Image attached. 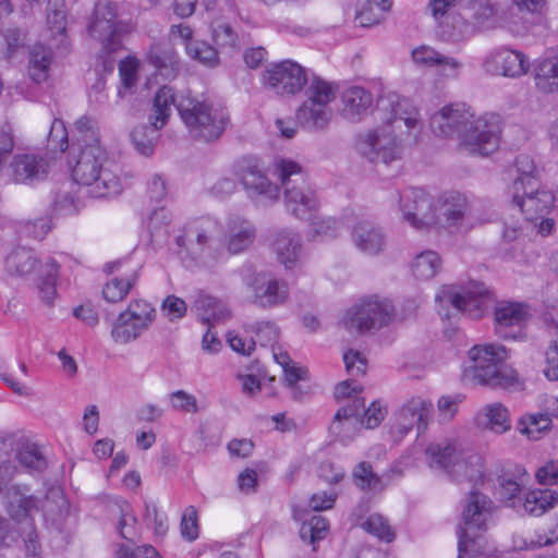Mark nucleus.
<instances>
[{
  "label": "nucleus",
  "instance_id": "nucleus-1",
  "mask_svg": "<svg viewBox=\"0 0 558 558\" xmlns=\"http://www.w3.org/2000/svg\"><path fill=\"white\" fill-rule=\"evenodd\" d=\"M73 143L69 163L73 180L88 189L93 197H108L121 191L114 162L99 143L95 122L80 118L72 130Z\"/></svg>",
  "mask_w": 558,
  "mask_h": 558
},
{
  "label": "nucleus",
  "instance_id": "nucleus-2",
  "mask_svg": "<svg viewBox=\"0 0 558 558\" xmlns=\"http://www.w3.org/2000/svg\"><path fill=\"white\" fill-rule=\"evenodd\" d=\"M175 106L191 137L202 142L218 140L228 123L226 111L203 95L195 96L190 90L174 93L162 86L154 98L150 119L156 129H162Z\"/></svg>",
  "mask_w": 558,
  "mask_h": 558
},
{
  "label": "nucleus",
  "instance_id": "nucleus-3",
  "mask_svg": "<svg viewBox=\"0 0 558 558\" xmlns=\"http://www.w3.org/2000/svg\"><path fill=\"white\" fill-rule=\"evenodd\" d=\"M430 124L439 135L456 137L459 147L470 155L488 156L498 147L499 118L493 113L476 116L463 102L442 107L432 117Z\"/></svg>",
  "mask_w": 558,
  "mask_h": 558
},
{
  "label": "nucleus",
  "instance_id": "nucleus-4",
  "mask_svg": "<svg viewBox=\"0 0 558 558\" xmlns=\"http://www.w3.org/2000/svg\"><path fill=\"white\" fill-rule=\"evenodd\" d=\"M424 460L430 469L445 472L458 482L478 483L484 477L483 458L456 439L429 442L424 450Z\"/></svg>",
  "mask_w": 558,
  "mask_h": 558
},
{
  "label": "nucleus",
  "instance_id": "nucleus-5",
  "mask_svg": "<svg viewBox=\"0 0 558 558\" xmlns=\"http://www.w3.org/2000/svg\"><path fill=\"white\" fill-rule=\"evenodd\" d=\"M509 350L498 343L474 344L468 351V365L462 371V381L470 384H514L520 380L517 369L505 364Z\"/></svg>",
  "mask_w": 558,
  "mask_h": 558
},
{
  "label": "nucleus",
  "instance_id": "nucleus-6",
  "mask_svg": "<svg viewBox=\"0 0 558 558\" xmlns=\"http://www.w3.org/2000/svg\"><path fill=\"white\" fill-rule=\"evenodd\" d=\"M3 507L9 518L17 525L25 558H41L34 514L41 508V500L31 494L25 485H12L3 495Z\"/></svg>",
  "mask_w": 558,
  "mask_h": 558
},
{
  "label": "nucleus",
  "instance_id": "nucleus-7",
  "mask_svg": "<svg viewBox=\"0 0 558 558\" xmlns=\"http://www.w3.org/2000/svg\"><path fill=\"white\" fill-rule=\"evenodd\" d=\"M221 226L218 220L204 217L185 226L183 233L175 239L183 257L196 265L211 267L223 257L221 248Z\"/></svg>",
  "mask_w": 558,
  "mask_h": 558
},
{
  "label": "nucleus",
  "instance_id": "nucleus-8",
  "mask_svg": "<svg viewBox=\"0 0 558 558\" xmlns=\"http://www.w3.org/2000/svg\"><path fill=\"white\" fill-rule=\"evenodd\" d=\"M275 173L283 187L288 213L301 220L311 219L320 203L316 191L306 182L301 166L292 160L278 159Z\"/></svg>",
  "mask_w": 558,
  "mask_h": 558
},
{
  "label": "nucleus",
  "instance_id": "nucleus-9",
  "mask_svg": "<svg viewBox=\"0 0 558 558\" xmlns=\"http://www.w3.org/2000/svg\"><path fill=\"white\" fill-rule=\"evenodd\" d=\"M410 142H414L412 137L384 123L360 135L356 148L371 162L389 165L402 158L404 145Z\"/></svg>",
  "mask_w": 558,
  "mask_h": 558
},
{
  "label": "nucleus",
  "instance_id": "nucleus-10",
  "mask_svg": "<svg viewBox=\"0 0 558 558\" xmlns=\"http://www.w3.org/2000/svg\"><path fill=\"white\" fill-rule=\"evenodd\" d=\"M393 316L395 308L390 301L369 296L347 311L342 325L351 333H362L388 325Z\"/></svg>",
  "mask_w": 558,
  "mask_h": 558
},
{
  "label": "nucleus",
  "instance_id": "nucleus-11",
  "mask_svg": "<svg viewBox=\"0 0 558 558\" xmlns=\"http://www.w3.org/2000/svg\"><path fill=\"white\" fill-rule=\"evenodd\" d=\"M439 222L433 229L446 230L450 234H466L477 223L469 198L459 192L444 193L437 198Z\"/></svg>",
  "mask_w": 558,
  "mask_h": 558
},
{
  "label": "nucleus",
  "instance_id": "nucleus-12",
  "mask_svg": "<svg viewBox=\"0 0 558 558\" xmlns=\"http://www.w3.org/2000/svg\"><path fill=\"white\" fill-rule=\"evenodd\" d=\"M242 281L251 293L252 303L262 308L283 305L289 299V284L271 272H256L251 268L241 270Z\"/></svg>",
  "mask_w": 558,
  "mask_h": 558
},
{
  "label": "nucleus",
  "instance_id": "nucleus-13",
  "mask_svg": "<svg viewBox=\"0 0 558 558\" xmlns=\"http://www.w3.org/2000/svg\"><path fill=\"white\" fill-rule=\"evenodd\" d=\"M512 194V204L525 216V219L530 222L538 223V232L543 235L549 234L553 227L554 220L547 218L550 209L555 203V196L553 193L544 187H541L538 181H531L530 185H526L524 190L519 192L518 199Z\"/></svg>",
  "mask_w": 558,
  "mask_h": 558
},
{
  "label": "nucleus",
  "instance_id": "nucleus-14",
  "mask_svg": "<svg viewBox=\"0 0 558 558\" xmlns=\"http://www.w3.org/2000/svg\"><path fill=\"white\" fill-rule=\"evenodd\" d=\"M436 201L437 198L422 189L404 190L399 195V208L403 220L420 231L433 229L439 222Z\"/></svg>",
  "mask_w": 558,
  "mask_h": 558
},
{
  "label": "nucleus",
  "instance_id": "nucleus-15",
  "mask_svg": "<svg viewBox=\"0 0 558 558\" xmlns=\"http://www.w3.org/2000/svg\"><path fill=\"white\" fill-rule=\"evenodd\" d=\"M156 318L155 307L145 300L130 302L112 324L111 337L114 342L125 344L136 340Z\"/></svg>",
  "mask_w": 558,
  "mask_h": 558
},
{
  "label": "nucleus",
  "instance_id": "nucleus-16",
  "mask_svg": "<svg viewBox=\"0 0 558 558\" xmlns=\"http://www.w3.org/2000/svg\"><path fill=\"white\" fill-rule=\"evenodd\" d=\"M461 522L459 533H486L497 522V506L485 494L472 490L465 498Z\"/></svg>",
  "mask_w": 558,
  "mask_h": 558
},
{
  "label": "nucleus",
  "instance_id": "nucleus-17",
  "mask_svg": "<svg viewBox=\"0 0 558 558\" xmlns=\"http://www.w3.org/2000/svg\"><path fill=\"white\" fill-rule=\"evenodd\" d=\"M233 174L251 198L265 202L278 199L279 187L266 177L256 159L241 158L233 166Z\"/></svg>",
  "mask_w": 558,
  "mask_h": 558
},
{
  "label": "nucleus",
  "instance_id": "nucleus-18",
  "mask_svg": "<svg viewBox=\"0 0 558 558\" xmlns=\"http://www.w3.org/2000/svg\"><path fill=\"white\" fill-rule=\"evenodd\" d=\"M88 35L101 45L104 53L117 51L121 46L116 5L98 2L87 25Z\"/></svg>",
  "mask_w": 558,
  "mask_h": 558
},
{
  "label": "nucleus",
  "instance_id": "nucleus-19",
  "mask_svg": "<svg viewBox=\"0 0 558 558\" xmlns=\"http://www.w3.org/2000/svg\"><path fill=\"white\" fill-rule=\"evenodd\" d=\"M433 404L422 398H412L405 401L391 416L390 435L396 441H400L414 427L418 432L424 430L432 417Z\"/></svg>",
  "mask_w": 558,
  "mask_h": 558
},
{
  "label": "nucleus",
  "instance_id": "nucleus-20",
  "mask_svg": "<svg viewBox=\"0 0 558 558\" xmlns=\"http://www.w3.org/2000/svg\"><path fill=\"white\" fill-rule=\"evenodd\" d=\"M307 80L306 70L291 60L275 63L263 73V84L278 95L301 92Z\"/></svg>",
  "mask_w": 558,
  "mask_h": 558
},
{
  "label": "nucleus",
  "instance_id": "nucleus-21",
  "mask_svg": "<svg viewBox=\"0 0 558 558\" xmlns=\"http://www.w3.org/2000/svg\"><path fill=\"white\" fill-rule=\"evenodd\" d=\"M489 292L483 283H472L470 288L454 291L451 287L442 288L436 295L439 303L451 304L457 312L463 313L473 319L483 316Z\"/></svg>",
  "mask_w": 558,
  "mask_h": 558
},
{
  "label": "nucleus",
  "instance_id": "nucleus-22",
  "mask_svg": "<svg viewBox=\"0 0 558 558\" xmlns=\"http://www.w3.org/2000/svg\"><path fill=\"white\" fill-rule=\"evenodd\" d=\"M49 171V160L34 153L15 154L5 168V173L13 183L24 185L45 180Z\"/></svg>",
  "mask_w": 558,
  "mask_h": 558
},
{
  "label": "nucleus",
  "instance_id": "nucleus-23",
  "mask_svg": "<svg viewBox=\"0 0 558 558\" xmlns=\"http://www.w3.org/2000/svg\"><path fill=\"white\" fill-rule=\"evenodd\" d=\"M483 66L487 73L508 77H519L525 74L529 68L522 52L506 47L493 49L485 57Z\"/></svg>",
  "mask_w": 558,
  "mask_h": 558
},
{
  "label": "nucleus",
  "instance_id": "nucleus-24",
  "mask_svg": "<svg viewBox=\"0 0 558 558\" xmlns=\"http://www.w3.org/2000/svg\"><path fill=\"white\" fill-rule=\"evenodd\" d=\"M526 306L514 302H499L495 307V333L504 340H515L527 318Z\"/></svg>",
  "mask_w": 558,
  "mask_h": 558
},
{
  "label": "nucleus",
  "instance_id": "nucleus-25",
  "mask_svg": "<svg viewBox=\"0 0 558 558\" xmlns=\"http://www.w3.org/2000/svg\"><path fill=\"white\" fill-rule=\"evenodd\" d=\"M364 408V399H356L354 405H343L335 414L329 433L343 445L353 441L361 430L359 413Z\"/></svg>",
  "mask_w": 558,
  "mask_h": 558
},
{
  "label": "nucleus",
  "instance_id": "nucleus-26",
  "mask_svg": "<svg viewBox=\"0 0 558 558\" xmlns=\"http://www.w3.org/2000/svg\"><path fill=\"white\" fill-rule=\"evenodd\" d=\"M529 482L527 472L517 465L505 470L498 476L497 494L499 499L517 512L521 511L522 490Z\"/></svg>",
  "mask_w": 558,
  "mask_h": 558
},
{
  "label": "nucleus",
  "instance_id": "nucleus-27",
  "mask_svg": "<svg viewBox=\"0 0 558 558\" xmlns=\"http://www.w3.org/2000/svg\"><path fill=\"white\" fill-rule=\"evenodd\" d=\"M416 141L422 129L417 108L407 98L398 99L391 106V117L385 123Z\"/></svg>",
  "mask_w": 558,
  "mask_h": 558
},
{
  "label": "nucleus",
  "instance_id": "nucleus-28",
  "mask_svg": "<svg viewBox=\"0 0 558 558\" xmlns=\"http://www.w3.org/2000/svg\"><path fill=\"white\" fill-rule=\"evenodd\" d=\"M355 247L364 254L376 255L386 245V235L381 228L369 220L359 221L351 232Z\"/></svg>",
  "mask_w": 558,
  "mask_h": 558
},
{
  "label": "nucleus",
  "instance_id": "nucleus-29",
  "mask_svg": "<svg viewBox=\"0 0 558 558\" xmlns=\"http://www.w3.org/2000/svg\"><path fill=\"white\" fill-rule=\"evenodd\" d=\"M255 228L246 219L233 216L227 221L225 231V246L231 254H239L246 250L254 241Z\"/></svg>",
  "mask_w": 558,
  "mask_h": 558
},
{
  "label": "nucleus",
  "instance_id": "nucleus-30",
  "mask_svg": "<svg viewBox=\"0 0 558 558\" xmlns=\"http://www.w3.org/2000/svg\"><path fill=\"white\" fill-rule=\"evenodd\" d=\"M341 101V116L350 122H357L372 107L373 95L364 87L351 86L342 93Z\"/></svg>",
  "mask_w": 558,
  "mask_h": 558
},
{
  "label": "nucleus",
  "instance_id": "nucleus-31",
  "mask_svg": "<svg viewBox=\"0 0 558 558\" xmlns=\"http://www.w3.org/2000/svg\"><path fill=\"white\" fill-rule=\"evenodd\" d=\"M274 250L278 260L287 268H294L302 255V241L298 232L282 229L277 232Z\"/></svg>",
  "mask_w": 558,
  "mask_h": 558
},
{
  "label": "nucleus",
  "instance_id": "nucleus-32",
  "mask_svg": "<svg viewBox=\"0 0 558 558\" xmlns=\"http://www.w3.org/2000/svg\"><path fill=\"white\" fill-rule=\"evenodd\" d=\"M191 311L194 312L204 324L209 326L223 323L231 316V312L225 303L204 293H198L195 296Z\"/></svg>",
  "mask_w": 558,
  "mask_h": 558
},
{
  "label": "nucleus",
  "instance_id": "nucleus-33",
  "mask_svg": "<svg viewBox=\"0 0 558 558\" xmlns=\"http://www.w3.org/2000/svg\"><path fill=\"white\" fill-rule=\"evenodd\" d=\"M459 558H493L497 555L495 543L485 533H459Z\"/></svg>",
  "mask_w": 558,
  "mask_h": 558
},
{
  "label": "nucleus",
  "instance_id": "nucleus-34",
  "mask_svg": "<svg viewBox=\"0 0 558 558\" xmlns=\"http://www.w3.org/2000/svg\"><path fill=\"white\" fill-rule=\"evenodd\" d=\"M558 504V493L551 489H533L525 494L521 501V511L533 517H539Z\"/></svg>",
  "mask_w": 558,
  "mask_h": 558
},
{
  "label": "nucleus",
  "instance_id": "nucleus-35",
  "mask_svg": "<svg viewBox=\"0 0 558 558\" xmlns=\"http://www.w3.org/2000/svg\"><path fill=\"white\" fill-rule=\"evenodd\" d=\"M477 426L495 434H504L511 428L508 410L500 403L486 405L476 415Z\"/></svg>",
  "mask_w": 558,
  "mask_h": 558
},
{
  "label": "nucleus",
  "instance_id": "nucleus-36",
  "mask_svg": "<svg viewBox=\"0 0 558 558\" xmlns=\"http://www.w3.org/2000/svg\"><path fill=\"white\" fill-rule=\"evenodd\" d=\"M534 82L541 93L558 92V57L543 58L535 62Z\"/></svg>",
  "mask_w": 558,
  "mask_h": 558
},
{
  "label": "nucleus",
  "instance_id": "nucleus-37",
  "mask_svg": "<svg viewBox=\"0 0 558 558\" xmlns=\"http://www.w3.org/2000/svg\"><path fill=\"white\" fill-rule=\"evenodd\" d=\"M148 61L160 75L169 78L179 71V58L172 47L165 44H154L147 54Z\"/></svg>",
  "mask_w": 558,
  "mask_h": 558
},
{
  "label": "nucleus",
  "instance_id": "nucleus-38",
  "mask_svg": "<svg viewBox=\"0 0 558 558\" xmlns=\"http://www.w3.org/2000/svg\"><path fill=\"white\" fill-rule=\"evenodd\" d=\"M295 118L301 126L310 131L323 130L329 124L332 110L330 107L313 106L304 101L298 109Z\"/></svg>",
  "mask_w": 558,
  "mask_h": 558
},
{
  "label": "nucleus",
  "instance_id": "nucleus-39",
  "mask_svg": "<svg viewBox=\"0 0 558 558\" xmlns=\"http://www.w3.org/2000/svg\"><path fill=\"white\" fill-rule=\"evenodd\" d=\"M306 100L310 105H319L323 107H330V104L336 99L337 87L316 75H312L307 80Z\"/></svg>",
  "mask_w": 558,
  "mask_h": 558
},
{
  "label": "nucleus",
  "instance_id": "nucleus-40",
  "mask_svg": "<svg viewBox=\"0 0 558 558\" xmlns=\"http://www.w3.org/2000/svg\"><path fill=\"white\" fill-rule=\"evenodd\" d=\"M138 280V268L129 272L124 278L114 277L102 288V296L109 303L123 301Z\"/></svg>",
  "mask_w": 558,
  "mask_h": 558
},
{
  "label": "nucleus",
  "instance_id": "nucleus-41",
  "mask_svg": "<svg viewBox=\"0 0 558 558\" xmlns=\"http://www.w3.org/2000/svg\"><path fill=\"white\" fill-rule=\"evenodd\" d=\"M37 264L35 254L27 248L14 250L5 259V270L11 276L23 277L31 274Z\"/></svg>",
  "mask_w": 558,
  "mask_h": 558
},
{
  "label": "nucleus",
  "instance_id": "nucleus-42",
  "mask_svg": "<svg viewBox=\"0 0 558 558\" xmlns=\"http://www.w3.org/2000/svg\"><path fill=\"white\" fill-rule=\"evenodd\" d=\"M391 8V0H364L355 15L361 27H369L379 23L384 13Z\"/></svg>",
  "mask_w": 558,
  "mask_h": 558
},
{
  "label": "nucleus",
  "instance_id": "nucleus-43",
  "mask_svg": "<svg viewBox=\"0 0 558 558\" xmlns=\"http://www.w3.org/2000/svg\"><path fill=\"white\" fill-rule=\"evenodd\" d=\"M51 57L50 49L40 44L35 45L32 48L29 53L28 73L34 82L41 83L48 78Z\"/></svg>",
  "mask_w": 558,
  "mask_h": 558
},
{
  "label": "nucleus",
  "instance_id": "nucleus-44",
  "mask_svg": "<svg viewBox=\"0 0 558 558\" xmlns=\"http://www.w3.org/2000/svg\"><path fill=\"white\" fill-rule=\"evenodd\" d=\"M518 430L531 440H538L550 430L551 418L544 412L529 414L521 417L517 426Z\"/></svg>",
  "mask_w": 558,
  "mask_h": 558
},
{
  "label": "nucleus",
  "instance_id": "nucleus-45",
  "mask_svg": "<svg viewBox=\"0 0 558 558\" xmlns=\"http://www.w3.org/2000/svg\"><path fill=\"white\" fill-rule=\"evenodd\" d=\"M341 226L336 218L316 216L311 218L308 238L313 241H328L340 234Z\"/></svg>",
  "mask_w": 558,
  "mask_h": 558
},
{
  "label": "nucleus",
  "instance_id": "nucleus-46",
  "mask_svg": "<svg viewBox=\"0 0 558 558\" xmlns=\"http://www.w3.org/2000/svg\"><path fill=\"white\" fill-rule=\"evenodd\" d=\"M441 268V259L434 251H425L416 255L413 264V275L420 280L434 278Z\"/></svg>",
  "mask_w": 558,
  "mask_h": 558
},
{
  "label": "nucleus",
  "instance_id": "nucleus-47",
  "mask_svg": "<svg viewBox=\"0 0 558 558\" xmlns=\"http://www.w3.org/2000/svg\"><path fill=\"white\" fill-rule=\"evenodd\" d=\"M558 543V524L547 532L536 531L531 537L513 536V546L519 550H533Z\"/></svg>",
  "mask_w": 558,
  "mask_h": 558
},
{
  "label": "nucleus",
  "instance_id": "nucleus-48",
  "mask_svg": "<svg viewBox=\"0 0 558 558\" xmlns=\"http://www.w3.org/2000/svg\"><path fill=\"white\" fill-rule=\"evenodd\" d=\"M58 269V264L51 258H48L46 263L40 266L38 290L43 301L47 304H51L56 296Z\"/></svg>",
  "mask_w": 558,
  "mask_h": 558
},
{
  "label": "nucleus",
  "instance_id": "nucleus-49",
  "mask_svg": "<svg viewBox=\"0 0 558 558\" xmlns=\"http://www.w3.org/2000/svg\"><path fill=\"white\" fill-rule=\"evenodd\" d=\"M14 445H16L15 458L21 465L32 470H40L45 466V459L35 444L14 438Z\"/></svg>",
  "mask_w": 558,
  "mask_h": 558
},
{
  "label": "nucleus",
  "instance_id": "nucleus-50",
  "mask_svg": "<svg viewBox=\"0 0 558 558\" xmlns=\"http://www.w3.org/2000/svg\"><path fill=\"white\" fill-rule=\"evenodd\" d=\"M515 167L519 174L511 186V193H514V198L518 199L519 192L530 185L531 181H538V178L533 159L526 155L517 158Z\"/></svg>",
  "mask_w": 558,
  "mask_h": 558
},
{
  "label": "nucleus",
  "instance_id": "nucleus-51",
  "mask_svg": "<svg viewBox=\"0 0 558 558\" xmlns=\"http://www.w3.org/2000/svg\"><path fill=\"white\" fill-rule=\"evenodd\" d=\"M149 120H151L149 118ZM151 126L143 125L134 129L131 133L133 144L137 151L144 156H150L154 153L158 130L150 121Z\"/></svg>",
  "mask_w": 558,
  "mask_h": 558
},
{
  "label": "nucleus",
  "instance_id": "nucleus-52",
  "mask_svg": "<svg viewBox=\"0 0 558 558\" xmlns=\"http://www.w3.org/2000/svg\"><path fill=\"white\" fill-rule=\"evenodd\" d=\"M211 38L219 47H235L238 34L233 27L222 17H216L210 22Z\"/></svg>",
  "mask_w": 558,
  "mask_h": 558
},
{
  "label": "nucleus",
  "instance_id": "nucleus-53",
  "mask_svg": "<svg viewBox=\"0 0 558 558\" xmlns=\"http://www.w3.org/2000/svg\"><path fill=\"white\" fill-rule=\"evenodd\" d=\"M187 54L199 63L214 68L219 64L217 50L205 41H190L186 44Z\"/></svg>",
  "mask_w": 558,
  "mask_h": 558
},
{
  "label": "nucleus",
  "instance_id": "nucleus-54",
  "mask_svg": "<svg viewBox=\"0 0 558 558\" xmlns=\"http://www.w3.org/2000/svg\"><path fill=\"white\" fill-rule=\"evenodd\" d=\"M329 523L323 515H313L308 522L303 523L300 536L303 541L314 544L326 537Z\"/></svg>",
  "mask_w": 558,
  "mask_h": 558
},
{
  "label": "nucleus",
  "instance_id": "nucleus-55",
  "mask_svg": "<svg viewBox=\"0 0 558 558\" xmlns=\"http://www.w3.org/2000/svg\"><path fill=\"white\" fill-rule=\"evenodd\" d=\"M119 509L120 517L117 522V531L124 539L134 541L137 536V520L132 511V508L126 501H122L119 505Z\"/></svg>",
  "mask_w": 558,
  "mask_h": 558
},
{
  "label": "nucleus",
  "instance_id": "nucleus-56",
  "mask_svg": "<svg viewBox=\"0 0 558 558\" xmlns=\"http://www.w3.org/2000/svg\"><path fill=\"white\" fill-rule=\"evenodd\" d=\"M363 527L366 532L386 543L392 542L396 536L395 531L388 523V520L377 513L371 514L363 523Z\"/></svg>",
  "mask_w": 558,
  "mask_h": 558
},
{
  "label": "nucleus",
  "instance_id": "nucleus-57",
  "mask_svg": "<svg viewBox=\"0 0 558 558\" xmlns=\"http://www.w3.org/2000/svg\"><path fill=\"white\" fill-rule=\"evenodd\" d=\"M274 357L283 368L286 380L288 384H296L298 381H307L311 379L308 369L292 363L287 353H275Z\"/></svg>",
  "mask_w": 558,
  "mask_h": 558
},
{
  "label": "nucleus",
  "instance_id": "nucleus-58",
  "mask_svg": "<svg viewBox=\"0 0 558 558\" xmlns=\"http://www.w3.org/2000/svg\"><path fill=\"white\" fill-rule=\"evenodd\" d=\"M353 477L356 485L362 489H381L380 477L373 472L372 465L367 462H361L356 465Z\"/></svg>",
  "mask_w": 558,
  "mask_h": 558
},
{
  "label": "nucleus",
  "instance_id": "nucleus-59",
  "mask_svg": "<svg viewBox=\"0 0 558 558\" xmlns=\"http://www.w3.org/2000/svg\"><path fill=\"white\" fill-rule=\"evenodd\" d=\"M246 330L254 333L260 345L274 344L279 338V329L271 322H257L246 326Z\"/></svg>",
  "mask_w": 558,
  "mask_h": 558
},
{
  "label": "nucleus",
  "instance_id": "nucleus-60",
  "mask_svg": "<svg viewBox=\"0 0 558 558\" xmlns=\"http://www.w3.org/2000/svg\"><path fill=\"white\" fill-rule=\"evenodd\" d=\"M465 400V395L454 392L441 396L437 401V409L444 421H452L457 415L460 404Z\"/></svg>",
  "mask_w": 558,
  "mask_h": 558
},
{
  "label": "nucleus",
  "instance_id": "nucleus-61",
  "mask_svg": "<svg viewBox=\"0 0 558 558\" xmlns=\"http://www.w3.org/2000/svg\"><path fill=\"white\" fill-rule=\"evenodd\" d=\"M47 24L53 34L65 31V13L62 0H49L47 8Z\"/></svg>",
  "mask_w": 558,
  "mask_h": 558
},
{
  "label": "nucleus",
  "instance_id": "nucleus-62",
  "mask_svg": "<svg viewBox=\"0 0 558 558\" xmlns=\"http://www.w3.org/2000/svg\"><path fill=\"white\" fill-rule=\"evenodd\" d=\"M388 413V407L383 400H374L365 410L362 425L366 428H376L385 420Z\"/></svg>",
  "mask_w": 558,
  "mask_h": 558
},
{
  "label": "nucleus",
  "instance_id": "nucleus-63",
  "mask_svg": "<svg viewBox=\"0 0 558 558\" xmlns=\"http://www.w3.org/2000/svg\"><path fill=\"white\" fill-rule=\"evenodd\" d=\"M160 311L170 322L181 319L185 316L187 311L186 302L177 296L168 295L161 303Z\"/></svg>",
  "mask_w": 558,
  "mask_h": 558
},
{
  "label": "nucleus",
  "instance_id": "nucleus-64",
  "mask_svg": "<svg viewBox=\"0 0 558 558\" xmlns=\"http://www.w3.org/2000/svg\"><path fill=\"white\" fill-rule=\"evenodd\" d=\"M171 407L180 412L195 413L198 411V403L195 396L185 390H177L169 396Z\"/></svg>",
  "mask_w": 558,
  "mask_h": 558
}]
</instances>
